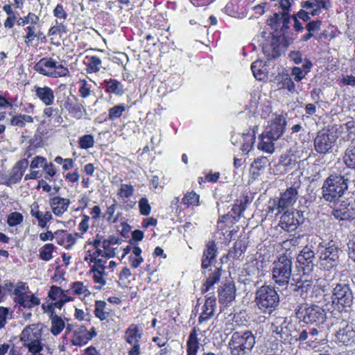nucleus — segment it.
<instances>
[{"label": "nucleus", "instance_id": "nucleus-1", "mask_svg": "<svg viewBox=\"0 0 355 355\" xmlns=\"http://www.w3.org/2000/svg\"><path fill=\"white\" fill-rule=\"evenodd\" d=\"M279 302V295L274 286L265 284L255 292V305L261 313L271 315L277 309Z\"/></svg>", "mask_w": 355, "mask_h": 355}, {"label": "nucleus", "instance_id": "nucleus-2", "mask_svg": "<svg viewBox=\"0 0 355 355\" xmlns=\"http://www.w3.org/2000/svg\"><path fill=\"white\" fill-rule=\"evenodd\" d=\"M349 180L336 173L330 174L322 186L323 199L328 202L336 203L348 190Z\"/></svg>", "mask_w": 355, "mask_h": 355}, {"label": "nucleus", "instance_id": "nucleus-3", "mask_svg": "<svg viewBox=\"0 0 355 355\" xmlns=\"http://www.w3.org/2000/svg\"><path fill=\"white\" fill-rule=\"evenodd\" d=\"M256 343V336L250 330L232 333L227 348L231 355H250Z\"/></svg>", "mask_w": 355, "mask_h": 355}, {"label": "nucleus", "instance_id": "nucleus-4", "mask_svg": "<svg viewBox=\"0 0 355 355\" xmlns=\"http://www.w3.org/2000/svg\"><path fill=\"white\" fill-rule=\"evenodd\" d=\"M295 319L300 322L319 326L323 324L327 318L324 309L315 304H302L295 310Z\"/></svg>", "mask_w": 355, "mask_h": 355}, {"label": "nucleus", "instance_id": "nucleus-5", "mask_svg": "<svg viewBox=\"0 0 355 355\" xmlns=\"http://www.w3.org/2000/svg\"><path fill=\"white\" fill-rule=\"evenodd\" d=\"M96 336L97 331L94 327L90 330H87L85 325L67 323L66 330L62 338L63 340H67V336H69V341L72 345L81 347L87 344ZM66 344L68 343L67 342Z\"/></svg>", "mask_w": 355, "mask_h": 355}, {"label": "nucleus", "instance_id": "nucleus-6", "mask_svg": "<svg viewBox=\"0 0 355 355\" xmlns=\"http://www.w3.org/2000/svg\"><path fill=\"white\" fill-rule=\"evenodd\" d=\"M331 301L340 312H347L353 304L354 296L349 285L345 282L333 284Z\"/></svg>", "mask_w": 355, "mask_h": 355}, {"label": "nucleus", "instance_id": "nucleus-7", "mask_svg": "<svg viewBox=\"0 0 355 355\" xmlns=\"http://www.w3.org/2000/svg\"><path fill=\"white\" fill-rule=\"evenodd\" d=\"M43 328L39 324H31L26 326L21 331L20 340L28 351L38 352L42 351L44 344L42 343Z\"/></svg>", "mask_w": 355, "mask_h": 355}, {"label": "nucleus", "instance_id": "nucleus-8", "mask_svg": "<svg viewBox=\"0 0 355 355\" xmlns=\"http://www.w3.org/2000/svg\"><path fill=\"white\" fill-rule=\"evenodd\" d=\"M293 263L291 258L286 254L280 255L273 262L272 278L279 286H286L292 275Z\"/></svg>", "mask_w": 355, "mask_h": 355}, {"label": "nucleus", "instance_id": "nucleus-9", "mask_svg": "<svg viewBox=\"0 0 355 355\" xmlns=\"http://www.w3.org/2000/svg\"><path fill=\"white\" fill-rule=\"evenodd\" d=\"M34 69L38 73L49 78H57L69 76V69L51 57L41 58L35 63Z\"/></svg>", "mask_w": 355, "mask_h": 355}, {"label": "nucleus", "instance_id": "nucleus-10", "mask_svg": "<svg viewBox=\"0 0 355 355\" xmlns=\"http://www.w3.org/2000/svg\"><path fill=\"white\" fill-rule=\"evenodd\" d=\"M57 103L61 111H65L70 117L76 120L83 119L87 112L83 101L80 100L75 95L64 94L62 96H59Z\"/></svg>", "mask_w": 355, "mask_h": 355}, {"label": "nucleus", "instance_id": "nucleus-11", "mask_svg": "<svg viewBox=\"0 0 355 355\" xmlns=\"http://www.w3.org/2000/svg\"><path fill=\"white\" fill-rule=\"evenodd\" d=\"M29 287L26 282L19 281L12 291L13 300L19 307L31 310L41 303V300L36 295L28 292Z\"/></svg>", "mask_w": 355, "mask_h": 355}, {"label": "nucleus", "instance_id": "nucleus-12", "mask_svg": "<svg viewBox=\"0 0 355 355\" xmlns=\"http://www.w3.org/2000/svg\"><path fill=\"white\" fill-rule=\"evenodd\" d=\"M67 292L69 291H64L60 286L52 285L47 294V298L51 302L43 303L41 306L42 309L50 311L58 309L61 310L66 303L74 300V297L67 295Z\"/></svg>", "mask_w": 355, "mask_h": 355}, {"label": "nucleus", "instance_id": "nucleus-13", "mask_svg": "<svg viewBox=\"0 0 355 355\" xmlns=\"http://www.w3.org/2000/svg\"><path fill=\"white\" fill-rule=\"evenodd\" d=\"M252 201V198L250 196V193L247 191L243 192L239 198L234 201L231 211L227 214L220 216L221 221L223 222L225 220H230L231 225L233 226L239 221L243 213L246 210L248 205H250Z\"/></svg>", "mask_w": 355, "mask_h": 355}, {"label": "nucleus", "instance_id": "nucleus-14", "mask_svg": "<svg viewBox=\"0 0 355 355\" xmlns=\"http://www.w3.org/2000/svg\"><path fill=\"white\" fill-rule=\"evenodd\" d=\"M143 336L142 328L139 324L132 323L125 329L123 334V340L130 347L128 351V355L141 354V338Z\"/></svg>", "mask_w": 355, "mask_h": 355}, {"label": "nucleus", "instance_id": "nucleus-15", "mask_svg": "<svg viewBox=\"0 0 355 355\" xmlns=\"http://www.w3.org/2000/svg\"><path fill=\"white\" fill-rule=\"evenodd\" d=\"M288 46V42L284 33L277 35L272 34L271 40L262 44V51L267 60H271L279 58Z\"/></svg>", "mask_w": 355, "mask_h": 355}, {"label": "nucleus", "instance_id": "nucleus-16", "mask_svg": "<svg viewBox=\"0 0 355 355\" xmlns=\"http://www.w3.org/2000/svg\"><path fill=\"white\" fill-rule=\"evenodd\" d=\"M312 281L304 280L302 282H297V290H301V295H303V293H306L309 290L311 289V301L313 302H321V300L324 296V293L327 291L329 288V284H322V282H318L315 285H312Z\"/></svg>", "mask_w": 355, "mask_h": 355}, {"label": "nucleus", "instance_id": "nucleus-17", "mask_svg": "<svg viewBox=\"0 0 355 355\" xmlns=\"http://www.w3.org/2000/svg\"><path fill=\"white\" fill-rule=\"evenodd\" d=\"M338 259V248L335 245L322 248L319 256L320 267L324 270H329L337 266Z\"/></svg>", "mask_w": 355, "mask_h": 355}, {"label": "nucleus", "instance_id": "nucleus-18", "mask_svg": "<svg viewBox=\"0 0 355 355\" xmlns=\"http://www.w3.org/2000/svg\"><path fill=\"white\" fill-rule=\"evenodd\" d=\"M218 248L214 240L208 241L205 245L201 257V272L203 275H206L207 269H211V266H215L218 256Z\"/></svg>", "mask_w": 355, "mask_h": 355}, {"label": "nucleus", "instance_id": "nucleus-19", "mask_svg": "<svg viewBox=\"0 0 355 355\" xmlns=\"http://www.w3.org/2000/svg\"><path fill=\"white\" fill-rule=\"evenodd\" d=\"M298 326H300V322L297 319L293 320L291 318L289 320H287L286 318L281 325V331H278L279 328L277 327L276 331L280 334L281 339L286 340L288 338V334L284 337L283 334H286V333H282V331L285 328L288 330L289 335L292 338H295L299 341H304L308 338L309 332L306 329H302V331H300V329L297 328Z\"/></svg>", "mask_w": 355, "mask_h": 355}, {"label": "nucleus", "instance_id": "nucleus-20", "mask_svg": "<svg viewBox=\"0 0 355 355\" xmlns=\"http://www.w3.org/2000/svg\"><path fill=\"white\" fill-rule=\"evenodd\" d=\"M303 213L299 210L286 211L280 218L279 226L286 232L295 231L303 223Z\"/></svg>", "mask_w": 355, "mask_h": 355}, {"label": "nucleus", "instance_id": "nucleus-21", "mask_svg": "<svg viewBox=\"0 0 355 355\" xmlns=\"http://www.w3.org/2000/svg\"><path fill=\"white\" fill-rule=\"evenodd\" d=\"M331 216L339 222L355 219V207L348 199L341 200L333 207Z\"/></svg>", "mask_w": 355, "mask_h": 355}, {"label": "nucleus", "instance_id": "nucleus-22", "mask_svg": "<svg viewBox=\"0 0 355 355\" xmlns=\"http://www.w3.org/2000/svg\"><path fill=\"white\" fill-rule=\"evenodd\" d=\"M335 141V137L329 130H320L314 139L315 150L320 154H326L332 148Z\"/></svg>", "mask_w": 355, "mask_h": 355}, {"label": "nucleus", "instance_id": "nucleus-23", "mask_svg": "<svg viewBox=\"0 0 355 355\" xmlns=\"http://www.w3.org/2000/svg\"><path fill=\"white\" fill-rule=\"evenodd\" d=\"M218 302L221 306L227 307L236 296V288L233 281H227L218 288Z\"/></svg>", "mask_w": 355, "mask_h": 355}, {"label": "nucleus", "instance_id": "nucleus-24", "mask_svg": "<svg viewBox=\"0 0 355 355\" xmlns=\"http://www.w3.org/2000/svg\"><path fill=\"white\" fill-rule=\"evenodd\" d=\"M31 169L42 168L44 174V178L48 180H52L58 173V169L52 162H48L47 159L43 156L37 155L33 157L30 164Z\"/></svg>", "mask_w": 355, "mask_h": 355}, {"label": "nucleus", "instance_id": "nucleus-25", "mask_svg": "<svg viewBox=\"0 0 355 355\" xmlns=\"http://www.w3.org/2000/svg\"><path fill=\"white\" fill-rule=\"evenodd\" d=\"M286 120L282 114H277L270 121L266 128V137L269 140H277L284 133Z\"/></svg>", "mask_w": 355, "mask_h": 355}, {"label": "nucleus", "instance_id": "nucleus-26", "mask_svg": "<svg viewBox=\"0 0 355 355\" xmlns=\"http://www.w3.org/2000/svg\"><path fill=\"white\" fill-rule=\"evenodd\" d=\"M315 254L313 251L305 246L297 257V267L302 270L304 274L308 273L313 266Z\"/></svg>", "mask_w": 355, "mask_h": 355}, {"label": "nucleus", "instance_id": "nucleus-27", "mask_svg": "<svg viewBox=\"0 0 355 355\" xmlns=\"http://www.w3.org/2000/svg\"><path fill=\"white\" fill-rule=\"evenodd\" d=\"M68 32L67 24L63 21L54 20L48 29L47 36L51 44L59 46V40Z\"/></svg>", "mask_w": 355, "mask_h": 355}, {"label": "nucleus", "instance_id": "nucleus-28", "mask_svg": "<svg viewBox=\"0 0 355 355\" xmlns=\"http://www.w3.org/2000/svg\"><path fill=\"white\" fill-rule=\"evenodd\" d=\"M223 272L222 266H211V269H207V274L204 275L206 277L205 281L201 286L200 291L202 294L207 293L211 288L218 284L221 278Z\"/></svg>", "mask_w": 355, "mask_h": 355}, {"label": "nucleus", "instance_id": "nucleus-29", "mask_svg": "<svg viewBox=\"0 0 355 355\" xmlns=\"http://www.w3.org/2000/svg\"><path fill=\"white\" fill-rule=\"evenodd\" d=\"M216 309V297H207L201 308V313L198 319V324H201L210 320L214 315Z\"/></svg>", "mask_w": 355, "mask_h": 355}, {"label": "nucleus", "instance_id": "nucleus-30", "mask_svg": "<svg viewBox=\"0 0 355 355\" xmlns=\"http://www.w3.org/2000/svg\"><path fill=\"white\" fill-rule=\"evenodd\" d=\"M298 198V191L297 187H290L285 191L280 194L279 198H276L279 207L282 210H285L289 207L293 206Z\"/></svg>", "mask_w": 355, "mask_h": 355}, {"label": "nucleus", "instance_id": "nucleus-31", "mask_svg": "<svg viewBox=\"0 0 355 355\" xmlns=\"http://www.w3.org/2000/svg\"><path fill=\"white\" fill-rule=\"evenodd\" d=\"M302 8L311 10V15H319L322 9L328 10L331 7V0H307L301 3Z\"/></svg>", "mask_w": 355, "mask_h": 355}, {"label": "nucleus", "instance_id": "nucleus-32", "mask_svg": "<svg viewBox=\"0 0 355 355\" xmlns=\"http://www.w3.org/2000/svg\"><path fill=\"white\" fill-rule=\"evenodd\" d=\"M71 201L69 198L55 196L49 198V206L55 216H62L69 209Z\"/></svg>", "mask_w": 355, "mask_h": 355}, {"label": "nucleus", "instance_id": "nucleus-33", "mask_svg": "<svg viewBox=\"0 0 355 355\" xmlns=\"http://www.w3.org/2000/svg\"><path fill=\"white\" fill-rule=\"evenodd\" d=\"M42 311L49 315L51 321L50 331L53 336H57L60 334L64 329H66L67 324H65L64 320L55 313V309L50 311L42 309Z\"/></svg>", "mask_w": 355, "mask_h": 355}, {"label": "nucleus", "instance_id": "nucleus-34", "mask_svg": "<svg viewBox=\"0 0 355 355\" xmlns=\"http://www.w3.org/2000/svg\"><path fill=\"white\" fill-rule=\"evenodd\" d=\"M289 22L290 17L287 12L274 13L273 16L267 19V24L271 28L277 31L280 28L283 33L289 28Z\"/></svg>", "mask_w": 355, "mask_h": 355}, {"label": "nucleus", "instance_id": "nucleus-35", "mask_svg": "<svg viewBox=\"0 0 355 355\" xmlns=\"http://www.w3.org/2000/svg\"><path fill=\"white\" fill-rule=\"evenodd\" d=\"M28 159L24 158L19 159L13 165L8 173L12 184H15L21 181L28 167Z\"/></svg>", "mask_w": 355, "mask_h": 355}, {"label": "nucleus", "instance_id": "nucleus-36", "mask_svg": "<svg viewBox=\"0 0 355 355\" xmlns=\"http://www.w3.org/2000/svg\"><path fill=\"white\" fill-rule=\"evenodd\" d=\"M199 333V328L193 327L191 329L186 343L187 355H197L200 347Z\"/></svg>", "mask_w": 355, "mask_h": 355}, {"label": "nucleus", "instance_id": "nucleus-37", "mask_svg": "<svg viewBox=\"0 0 355 355\" xmlns=\"http://www.w3.org/2000/svg\"><path fill=\"white\" fill-rule=\"evenodd\" d=\"M33 91L35 92V96L46 106H50L53 104L55 95L53 90L50 87L35 85Z\"/></svg>", "mask_w": 355, "mask_h": 355}, {"label": "nucleus", "instance_id": "nucleus-38", "mask_svg": "<svg viewBox=\"0 0 355 355\" xmlns=\"http://www.w3.org/2000/svg\"><path fill=\"white\" fill-rule=\"evenodd\" d=\"M56 243L67 250L71 249L76 243L78 236L73 234H69L65 230H58L55 231Z\"/></svg>", "mask_w": 355, "mask_h": 355}, {"label": "nucleus", "instance_id": "nucleus-39", "mask_svg": "<svg viewBox=\"0 0 355 355\" xmlns=\"http://www.w3.org/2000/svg\"><path fill=\"white\" fill-rule=\"evenodd\" d=\"M93 313L94 316L100 321L106 320L114 315V312L111 309L108 308L106 302L101 300L95 301Z\"/></svg>", "mask_w": 355, "mask_h": 355}, {"label": "nucleus", "instance_id": "nucleus-40", "mask_svg": "<svg viewBox=\"0 0 355 355\" xmlns=\"http://www.w3.org/2000/svg\"><path fill=\"white\" fill-rule=\"evenodd\" d=\"M336 132L340 134V140L344 141H349L355 139V121L352 118L346 123L340 125L339 128L336 129Z\"/></svg>", "mask_w": 355, "mask_h": 355}, {"label": "nucleus", "instance_id": "nucleus-41", "mask_svg": "<svg viewBox=\"0 0 355 355\" xmlns=\"http://www.w3.org/2000/svg\"><path fill=\"white\" fill-rule=\"evenodd\" d=\"M355 331L351 325L347 324L344 327L340 329L336 334V338L338 343L345 345H349L354 343Z\"/></svg>", "mask_w": 355, "mask_h": 355}, {"label": "nucleus", "instance_id": "nucleus-42", "mask_svg": "<svg viewBox=\"0 0 355 355\" xmlns=\"http://www.w3.org/2000/svg\"><path fill=\"white\" fill-rule=\"evenodd\" d=\"M101 243L94 239H89L84 245L85 256L89 257V259L95 257H103V250L100 248Z\"/></svg>", "mask_w": 355, "mask_h": 355}, {"label": "nucleus", "instance_id": "nucleus-43", "mask_svg": "<svg viewBox=\"0 0 355 355\" xmlns=\"http://www.w3.org/2000/svg\"><path fill=\"white\" fill-rule=\"evenodd\" d=\"M87 73H96L102 68V60L96 55H86L83 62Z\"/></svg>", "mask_w": 355, "mask_h": 355}, {"label": "nucleus", "instance_id": "nucleus-44", "mask_svg": "<svg viewBox=\"0 0 355 355\" xmlns=\"http://www.w3.org/2000/svg\"><path fill=\"white\" fill-rule=\"evenodd\" d=\"M120 243L121 239L114 235H111L107 239H105L103 242V257L105 259L114 257L116 256L115 248L111 246Z\"/></svg>", "mask_w": 355, "mask_h": 355}, {"label": "nucleus", "instance_id": "nucleus-45", "mask_svg": "<svg viewBox=\"0 0 355 355\" xmlns=\"http://www.w3.org/2000/svg\"><path fill=\"white\" fill-rule=\"evenodd\" d=\"M103 85L105 92L107 94H114L116 96H121L125 92L123 85L116 79L110 78L108 80H104Z\"/></svg>", "mask_w": 355, "mask_h": 355}, {"label": "nucleus", "instance_id": "nucleus-46", "mask_svg": "<svg viewBox=\"0 0 355 355\" xmlns=\"http://www.w3.org/2000/svg\"><path fill=\"white\" fill-rule=\"evenodd\" d=\"M40 25L28 24L24 28L23 41L26 47L34 46L35 39Z\"/></svg>", "mask_w": 355, "mask_h": 355}, {"label": "nucleus", "instance_id": "nucleus-47", "mask_svg": "<svg viewBox=\"0 0 355 355\" xmlns=\"http://www.w3.org/2000/svg\"><path fill=\"white\" fill-rule=\"evenodd\" d=\"M343 161L348 168L355 170V139H352L345 149Z\"/></svg>", "mask_w": 355, "mask_h": 355}, {"label": "nucleus", "instance_id": "nucleus-48", "mask_svg": "<svg viewBox=\"0 0 355 355\" xmlns=\"http://www.w3.org/2000/svg\"><path fill=\"white\" fill-rule=\"evenodd\" d=\"M107 259L105 257H95L89 260V257L84 256V261L88 263L89 270H93L105 271L107 267Z\"/></svg>", "mask_w": 355, "mask_h": 355}, {"label": "nucleus", "instance_id": "nucleus-49", "mask_svg": "<svg viewBox=\"0 0 355 355\" xmlns=\"http://www.w3.org/2000/svg\"><path fill=\"white\" fill-rule=\"evenodd\" d=\"M247 250V245L245 241L242 239H238L234 243L232 248H231L227 254V257H230L234 259H239L240 257L245 253Z\"/></svg>", "mask_w": 355, "mask_h": 355}, {"label": "nucleus", "instance_id": "nucleus-50", "mask_svg": "<svg viewBox=\"0 0 355 355\" xmlns=\"http://www.w3.org/2000/svg\"><path fill=\"white\" fill-rule=\"evenodd\" d=\"M34 119L31 115L25 114H17L14 115L10 119V125L18 128H24L26 123H33Z\"/></svg>", "mask_w": 355, "mask_h": 355}, {"label": "nucleus", "instance_id": "nucleus-51", "mask_svg": "<svg viewBox=\"0 0 355 355\" xmlns=\"http://www.w3.org/2000/svg\"><path fill=\"white\" fill-rule=\"evenodd\" d=\"M242 1L243 0H230L224 8L225 13L231 17H239L243 8Z\"/></svg>", "mask_w": 355, "mask_h": 355}, {"label": "nucleus", "instance_id": "nucleus-52", "mask_svg": "<svg viewBox=\"0 0 355 355\" xmlns=\"http://www.w3.org/2000/svg\"><path fill=\"white\" fill-rule=\"evenodd\" d=\"M127 105L125 103H119L108 109V116L105 121H114L116 119H120L123 112L127 109Z\"/></svg>", "mask_w": 355, "mask_h": 355}, {"label": "nucleus", "instance_id": "nucleus-53", "mask_svg": "<svg viewBox=\"0 0 355 355\" xmlns=\"http://www.w3.org/2000/svg\"><path fill=\"white\" fill-rule=\"evenodd\" d=\"M56 249L53 243H48L42 246L39 250V258L44 261H49L53 258V252Z\"/></svg>", "mask_w": 355, "mask_h": 355}, {"label": "nucleus", "instance_id": "nucleus-54", "mask_svg": "<svg viewBox=\"0 0 355 355\" xmlns=\"http://www.w3.org/2000/svg\"><path fill=\"white\" fill-rule=\"evenodd\" d=\"M182 203L187 207L200 205V196L193 191H188L182 199Z\"/></svg>", "mask_w": 355, "mask_h": 355}, {"label": "nucleus", "instance_id": "nucleus-55", "mask_svg": "<svg viewBox=\"0 0 355 355\" xmlns=\"http://www.w3.org/2000/svg\"><path fill=\"white\" fill-rule=\"evenodd\" d=\"M89 274L92 275V280L93 282L98 284L95 286L96 289L100 290L104 286L106 285V279L105 277L107 275L106 271H99V270H89Z\"/></svg>", "mask_w": 355, "mask_h": 355}, {"label": "nucleus", "instance_id": "nucleus-56", "mask_svg": "<svg viewBox=\"0 0 355 355\" xmlns=\"http://www.w3.org/2000/svg\"><path fill=\"white\" fill-rule=\"evenodd\" d=\"M265 64L262 60H257L251 64V70L253 76L258 80H262L266 77V74L263 70Z\"/></svg>", "mask_w": 355, "mask_h": 355}, {"label": "nucleus", "instance_id": "nucleus-57", "mask_svg": "<svg viewBox=\"0 0 355 355\" xmlns=\"http://www.w3.org/2000/svg\"><path fill=\"white\" fill-rule=\"evenodd\" d=\"M255 130L254 129L252 130V132H250V130H249L247 133H244V142L241 147V150L243 152H250L252 148L253 144L255 141Z\"/></svg>", "mask_w": 355, "mask_h": 355}, {"label": "nucleus", "instance_id": "nucleus-58", "mask_svg": "<svg viewBox=\"0 0 355 355\" xmlns=\"http://www.w3.org/2000/svg\"><path fill=\"white\" fill-rule=\"evenodd\" d=\"M268 162L266 157H259L255 159L251 164V173L254 177H257L260 175L261 172L264 169Z\"/></svg>", "mask_w": 355, "mask_h": 355}, {"label": "nucleus", "instance_id": "nucleus-59", "mask_svg": "<svg viewBox=\"0 0 355 355\" xmlns=\"http://www.w3.org/2000/svg\"><path fill=\"white\" fill-rule=\"evenodd\" d=\"M132 272L127 266L123 267L119 273V279L117 283L119 287L126 288L130 283L129 278L131 277Z\"/></svg>", "mask_w": 355, "mask_h": 355}, {"label": "nucleus", "instance_id": "nucleus-60", "mask_svg": "<svg viewBox=\"0 0 355 355\" xmlns=\"http://www.w3.org/2000/svg\"><path fill=\"white\" fill-rule=\"evenodd\" d=\"M70 288L72 294L75 295L80 296L83 295L85 297H87L90 295V291L88 290L87 287L84 285L83 282L76 281L71 283Z\"/></svg>", "mask_w": 355, "mask_h": 355}, {"label": "nucleus", "instance_id": "nucleus-61", "mask_svg": "<svg viewBox=\"0 0 355 355\" xmlns=\"http://www.w3.org/2000/svg\"><path fill=\"white\" fill-rule=\"evenodd\" d=\"M278 81L282 85V88L286 89L290 92L295 91V85L288 73L279 74Z\"/></svg>", "mask_w": 355, "mask_h": 355}, {"label": "nucleus", "instance_id": "nucleus-62", "mask_svg": "<svg viewBox=\"0 0 355 355\" xmlns=\"http://www.w3.org/2000/svg\"><path fill=\"white\" fill-rule=\"evenodd\" d=\"M135 193V188L130 184H121L117 191L116 195L119 198L125 200L132 197Z\"/></svg>", "mask_w": 355, "mask_h": 355}, {"label": "nucleus", "instance_id": "nucleus-63", "mask_svg": "<svg viewBox=\"0 0 355 355\" xmlns=\"http://www.w3.org/2000/svg\"><path fill=\"white\" fill-rule=\"evenodd\" d=\"M32 217L35 218L38 222V226L41 228L46 227L47 223L53 219L52 214L51 211H47L45 213L42 211L36 212Z\"/></svg>", "mask_w": 355, "mask_h": 355}, {"label": "nucleus", "instance_id": "nucleus-64", "mask_svg": "<svg viewBox=\"0 0 355 355\" xmlns=\"http://www.w3.org/2000/svg\"><path fill=\"white\" fill-rule=\"evenodd\" d=\"M94 137L92 135H84L79 137L78 144L80 149H89L94 146Z\"/></svg>", "mask_w": 355, "mask_h": 355}]
</instances>
